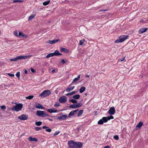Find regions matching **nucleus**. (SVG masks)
<instances>
[{
  "instance_id": "393cba45",
  "label": "nucleus",
  "mask_w": 148,
  "mask_h": 148,
  "mask_svg": "<svg viewBox=\"0 0 148 148\" xmlns=\"http://www.w3.org/2000/svg\"><path fill=\"white\" fill-rule=\"evenodd\" d=\"M74 87H75L73 86V87L67 88L66 89V92H69L70 91L74 89Z\"/></svg>"
},
{
  "instance_id": "ea45409f",
  "label": "nucleus",
  "mask_w": 148,
  "mask_h": 148,
  "mask_svg": "<svg viewBox=\"0 0 148 148\" xmlns=\"http://www.w3.org/2000/svg\"><path fill=\"white\" fill-rule=\"evenodd\" d=\"M107 118V119H108V120H110V119H114V117L112 116V115H110V116H108V117Z\"/></svg>"
},
{
  "instance_id": "e433bc0d",
  "label": "nucleus",
  "mask_w": 148,
  "mask_h": 148,
  "mask_svg": "<svg viewBox=\"0 0 148 148\" xmlns=\"http://www.w3.org/2000/svg\"><path fill=\"white\" fill-rule=\"evenodd\" d=\"M70 101L73 103H77V101L75 100L71 99L70 100Z\"/></svg>"
},
{
  "instance_id": "72a5a7b5",
  "label": "nucleus",
  "mask_w": 148,
  "mask_h": 148,
  "mask_svg": "<svg viewBox=\"0 0 148 148\" xmlns=\"http://www.w3.org/2000/svg\"><path fill=\"white\" fill-rule=\"evenodd\" d=\"M83 110H81L79 111V113L77 115V116H81L83 113Z\"/></svg>"
},
{
  "instance_id": "e2e57ef3",
  "label": "nucleus",
  "mask_w": 148,
  "mask_h": 148,
  "mask_svg": "<svg viewBox=\"0 0 148 148\" xmlns=\"http://www.w3.org/2000/svg\"><path fill=\"white\" fill-rule=\"evenodd\" d=\"M139 77H140V78H141V77H142L141 75H140V76H139Z\"/></svg>"
},
{
  "instance_id": "c03bdc74",
  "label": "nucleus",
  "mask_w": 148,
  "mask_h": 148,
  "mask_svg": "<svg viewBox=\"0 0 148 148\" xmlns=\"http://www.w3.org/2000/svg\"><path fill=\"white\" fill-rule=\"evenodd\" d=\"M41 128L40 127H36L35 128V130L36 131H38L39 130H41Z\"/></svg>"
},
{
  "instance_id": "bb28decb",
  "label": "nucleus",
  "mask_w": 148,
  "mask_h": 148,
  "mask_svg": "<svg viewBox=\"0 0 148 148\" xmlns=\"http://www.w3.org/2000/svg\"><path fill=\"white\" fill-rule=\"evenodd\" d=\"M86 90V88L85 87L83 86L81 87L79 89V92L81 93H82Z\"/></svg>"
},
{
  "instance_id": "f3484780",
  "label": "nucleus",
  "mask_w": 148,
  "mask_h": 148,
  "mask_svg": "<svg viewBox=\"0 0 148 148\" xmlns=\"http://www.w3.org/2000/svg\"><path fill=\"white\" fill-rule=\"evenodd\" d=\"M147 28H141L139 31V34L143 33L145 32L147 30Z\"/></svg>"
},
{
  "instance_id": "412c9836",
  "label": "nucleus",
  "mask_w": 148,
  "mask_h": 148,
  "mask_svg": "<svg viewBox=\"0 0 148 148\" xmlns=\"http://www.w3.org/2000/svg\"><path fill=\"white\" fill-rule=\"evenodd\" d=\"M80 76V75H78V76L77 77L75 78L73 80V81L72 82V84H76L75 82L76 81H78L79 79Z\"/></svg>"
},
{
  "instance_id": "58836bf2",
  "label": "nucleus",
  "mask_w": 148,
  "mask_h": 148,
  "mask_svg": "<svg viewBox=\"0 0 148 148\" xmlns=\"http://www.w3.org/2000/svg\"><path fill=\"white\" fill-rule=\"evenodd\" d=\"M60 105V103L58 102H56L54 105V106L55 107H59Z\"/></svg>"
},
{
  "instance_id": "5701e85b",
  "label": "nucleus",
  "mask_w": 148,
  "mask_h": 148,
  "mask_svg": "<svg viewBox=\"0 0 148 148\" xmlns=\"http://www.w3.org/2000/svg\"><path fill=\"white\" fill-rule=\"evenodd\" d=\"M60 51H61L64 52L66 53H67L69 52V51L67 49L63 47H61L60 48Z\"/></svg>"
},
{
  "instance_id": "7ed1b4c3",
  "label": "nucleus",
  "mask_w": 148,
  "mask_h": 148,
  "mask_svg": "<svg viewBox=\"0 0 148 148\" xmlns=\"http://www.w3.org/2000/svg\"><path fill=\"white\" fill-rule=\"evenodd\" d=\"M23 107L22 104H18L12 107L11 109L13 110L18 111L20 110Z\"/></svg>"
},
{
  "instance_id": "f704fd0d",
  "label": "nucleus",
  "mask_w": 148,
  "mask_h": 148,
  "mask_svg": "<svg viewBox=\"0 0 148 148\" xmlns=\"http://www.w3.org/2000/svg\"><path fill=\"white\" fill-rule=\"evenodd\" d=\"M34 96L33 95H29L28 96L25 97L26 99H31L33 98Z\"/></svg>"
},
{
  "instance_id": "cd10ccee",
  "label": "nucleus",
  "mask_w": 148,
  "mask_h": 148,
  "mask_svg": "<svg viewBox=\"0 0 148 148\" xmlns=\"http://www.w3.org/2000/svg\"><path fill=\"white\" fill-rule=\"evenodd\" d=\"M35 15L34 14H32L29 17L28 20H31L33 18H34Z\"/></svg>"
},
{
  "instance_id": "423d86ee",
  "label": "nucleus",
  "mask_w": 148,
  "mask_h": 148,
  "mask_svg": "<svg viewBox=\"0 0 148 148\" xmlns=\"http://www.w3.org/2000/svg\"><path fill=\"white\" fill-rule=\"evenodd\" d=\"M69 148H75V142L71 140L68 142Z\"/></svg>"
},
{
  "instance_id": "09e8293b",
  "label": "nucleus",
  "mask_w": 148,
  "mask_h": 148,
  "mask_svg": "<svg viewBox=\"0 0 148 148\" xmlns=\"http://www.w3.org/2000/svg\"><path fill=\"white\" fill-rule=\"evenodd\" d=\"M22 1L20 0H14L13 1V2L15 3V2H21Z\"/></svg>"
},
{
  "instance_id": "f257e3e1",
  "label": "nucleus",
  "mask_w": 148,
  "mask_h": 148,
  "mask_svg": "<svg viewBox=\"0 0 148 148\" xmlns=\"http://www.w3.org/2000/svg\"><path fill=\"white\" fill-rule=\"evenodd\" d=\"M128 36H127L122 35L120 36L119 38L116 40L115 43L121 42L124 41L127 39Z\"/></svg>"
},
{
  "instance_id": "2f4dec72",
  "label": "nucleus",
  "mask_w": 148,
  "mask_h": 148,
  "mask_svg": "<svg viewBox=\"0 0 148 148\" xmlns=\"http://www.w3.org/2000/svg\"><path fill=\"white\" fill-rule=\"evenodd\" d=\"M50 2V1L49 0L45 1L43 3V5H48Z\"/></svg>"
},
{
  "instance_id": "603ef678",
  "label": "nucleus",
  "mask_w": 148,
  "mask_h": 148,
  "mask_svg": "<svg viewBox=\"0 0 148 148\" xmlns=\"http://www.w3.org/2000/svg\"><path fill=\"white\" fill-rule=\"evenodd\" d=\"M16 77H17L18 79L20 78V75H16Z\"/></svg>"
},
{
  "instance_id": "2eb2a0df",
  "label": "nucleus",
  "mask_w": 148,
  "mask_h": 148,
  "mask_svg": "<svg viewBox=\"0 0 148 148\" xmlns=\"http://www.w3.org/2000/svg\"><path fill=\"white\" fill-rule=\"evenodd\" d=\"M47 111L49 113H56L58 112V111H57L56 109H55L53 108L51 109H49L47 110Z\"/></svg>"
},
{
  "instance_id": "4468645a",
  "label": "nucleus",
  "mask_w": 148,
  "mask_h": 148,
  "mask_svg": "<svg viewBox=\"0 0 148 148\" xmlns=\"http://www.w3.org/2000/svg\"><path fill=\"white\" fill-rule=\"evenodd\" d=\"M35 106L36 108H38L39 109L41 108V109H43L44 108L41 105L38 103H35Z\"/></svg>"
},
{
  "instance_id": "f8f14e48",
  "label": "nucleus",
  "mask_w": 148,
  "mask_h": 148,
  "mask_svg": "<svg viewBox=\"0 0 148 148\" xmlns=\"http://www.w3.org/2000/svg\"><path fill=\"white\" fill-rule=\"evenodd\" d=\"M59 39H56L52 40H49L46 42V43H49L50 44H53L58 42L59 41Z\"/></svg>"
},
{
  "instance_id": "3c124183",
  "label": "nucleus",
  "mask_w": 148,
  "mask_h": 148,
  "mask_svg": "<svg viewBox=\"0 0 148 148\" xmlns=\"http://www.w3.org/2000/svg\"><path fill=\"white\" fill-rule=\"evenodd\" d=\"M51 73H56V70L55 69H53L51 71Z\"/></svg>"
},
{
  "instance_id": "ddd939ff",
  "label": "nucleus",
  "mask_w": 148,
  "mask_h": 148,
  "mask_svg": "<svg viewBox=\"0 0 148 148\" xmlns=\"http://www.w3.org/2000/svg\"><path fill=\"white\" fill-rule=\"evenodd\" d=\"M75 148H81L82 145V144L79 142H75Z\"/></svg>"
},
{
  "instance_id": "7c9ffc66",
  "label": "nucleus",
  "mask_w": 148,
  "mask_h": 148,
  "mask_svg": "<svg viewBox=\"0 0 148 148\" xmlns=\"http://www.w3.org/2000/svg\"><path fill=\"white\" fill-rule=\"evenodd\" d=\"M69 107L70 108H77L76 104H73L69 106Z\"/></svg>"
},
{
  "instance_id": "a19ab883",
  "label": "nucleus",
  "mask_w": 148,
  "mask_h": 148,
  "mask_svg": "<svg viewBox=\"0 0 148 148\" xmlns=\"http://www.w3.org/2000/svg\"><path fill=\"white\" fill-rule=\"evenodd\" d=\"M17 57H16V58H14L13 59H10V61H16L17 60Z\"/></svg>"
},
{
  "instance_id": "aec40b11",
  "label": "nucleus",
  "mask_w": 148,
  "mask_h": 148,
  "mask_svg": "<svg viewBox=\"0 0 148 148\" xmlns=\"http://www.w3.org/2000/svg\"><path fill=\"white\" fill-rule=\"evenodd\" d=\"M143 125V123L141 122H140L136 126V129L138 130Z\"/></svg>"
},
{
  "instance_id": "9d476101",
  "label": "nucleus",
  "mask_w": 148,
  "mask_h": 148,
  "mask_svg": "<svg viewBox=\"0 0 148 148\" xmlns=\"http://www.w3.org/2000/svg\"><path fill=\"white\" fill-rule=\"evenodd\" d=\"M115 110L114 107H112L110 108L108 111V113L110 115H113L115 112Z\"/></svg>"
},
{
  "instance_id": "a878e982",
  "label": "nucleus",
  "mask_w": 148,
  "mask_h": 148,
  "mask_svg": "<svg viewBox=\"0 0 148 148\" xmlns=\"http://www.w3.org/2000/svg\"><path fill=\"white\" fill-rule=\"evenodd\" d=\"M80 95L78 94H77L73 96V98L75 99H78L79 98Z\"/></svg>"
},
{
  "instance_id": "bf43d9fd",
  "label": "nucleus",
  "mask_w": 148,
  "mask_h": 148,
  "mask_svg": "<svg viewBox=\"0 0 148 148\" xmlns=\"http://www.w3.org/2000/svg\"><path fill=\"white\" fill-rule=\"evenodd\" d=\"M86 77H89V75H87L85 76Z\"/></svg>"
},
{
  "instance_id": "49530a36",
  "label": "nucleus",
  "mask_w": 148,
  "mask_h": 148,
  "mask_svg": "<svg viewBox=\"0 0 148 148\" xmlns=\"http://www.w3.org/2000/svg\"><path fill=\"white\" fill-rule=\"evenodd\" d=\"M1 108L2 110H4L6 108V107L5 105H3L1 106Z\"/></svg>"
},
{
  "instance_id": "052dcab7",
  "label": "nucleus",
  "mask_w": 148,
  "mask_h": 148,
  "mask_svg": "<svg viewBox=\"0 0 148 148\" xmlns=\"http://www.w3.org/2000/svg\"><path fill=\"white\" fill-rule=\"evenodd\" d=\"M48 119L50 121H52L53 120L52 119Z\"/></svg>"
},
{
  "instance_id": "9b49d317",
  "label": "nucleus",
  "mask_w": 148,
  "mask_h": 148,
  "mask_svg": "<svg viewBox=\"0 0 148 148\" xmlns=\"http://www.w3.org/2000/svg\"><path fill=\"white\" fill-rule=\"evenodd\" d=\"M18 118L21 120L25 121L27 118V116L25 114H22L18 117Z\"/></svg>"
},
{
  "instance_id": "8fccbe9b",
  "label": "nucleus",
  "mask_w": 148,
  "mask_h": 148,
  "mask_svg": "<svg viewBox=\"0 0 148 148\" xmlns=\"http://www.w3.org/2000/svg\"><path fill=\"white\" fill-rule=\"evenodd\" d=\"M125 57L123 58H122L120 59L119 61L121 62L123 61L125 59Z\"/></svg>"
},
{
  "instance_id": "dca6fc26",
  "label": "nucleus",
  "mask_w": 148,
  "mask_h": 148,
  "mask_svg": "<svg viewBox=\"0 0 148 148\" xmlns=\"http://www.w3.org/2000/svg\"><path fill=\"white\" fill-rule=\"evenodd\" d=\"M68 116L66 115H62L61 116H58L57 119H59L60 120H62L65 119Z\"/></svg>"
},
{
  "instance_id": "6ab92c4d",
  "label": "nucleus",
  "mask_w": 148,
  "mask_h": 148,
  "mask_svg": "<svg viewBox=\"0 0 148 148\" xmlns=\"http://www.w3.org/2000/svg\"><path fill=\"white\" fill-rule=\"evenodd\" d=\"M28 140L30 141H35L37 142L38 141V140L37 138H33L32 137L30 136L28 138Z\"/></svg>"
},
{
  "instance_id": "4c0bfd02",
  "label": "nucleus",
  "mask_w": 148,
  "mask_h": 148,
  "mask_svg": "<svg viewBox=\"0 0 148 148\" xmlns=\"http://www.w3.org/2000/svg\"><path fill=\"white\" fill-rule=\"evenodd\" d=\"M76 105L77 106V108L80 107L82 106V104L81 103H77V104H76Z\"/></svg>"
},
{
  "instance_id": "a18cd8bd",
  "label": "nucleus",
  "mask_w": 148,
  "mask_h": 148,
  "mask_svg": "<svg viewBox=\"0 0 148 148\" xmlns=\"http://www.w3.org/2000/svg\"><path fill=\"white\" fill-rule=\"evenodd\" d=\"M60 133V132L56 131L55 132L53 135L54 136L58 135Z\"/></svg>"
},
{
  "instance_id": "864d4df0",
  "label": "nucleus",
  "mask_w": 148,
  "mask_h": 148,
  "mask_svg": "<svg viewBox=\"0 0 148 148\" xmlns=\"http://www.w3.org/2000/svg\"><path fill=\"white\" fill-rule=\"evenodd\" d=\"M61 61L63 63H64L65 62V61L64 59L62 60Z\"/></svg>"
},
{
  "instance_id": "de8ad7c7",
  "label": "nucleus",
  "mask_w": 148,
  "mask_h": 148,
  "mask_svg": "<svg viewBox=\"0 0 148 148\" xmlns=\"http://www.w3.org/2000/svg\"><path fill=\"white\" fill-rule=\"evenodd\" d=\"M31 71L32 73H35V71L33 68H31Z\"/></svg>"
},
{
  "instance_id": "680f3d73",
  "label": "nucleus",
  "mask_w": 148,
  "mask_h": 148,
  "mask_svg": "<svg viewBox=\"0 0 148 148\" xmlns=\"http://www.w3.org/2000/svg\"><path fill=\"white\" fill-rule=\"evenodd\" d=\"M85 95H87V93H85Z\"/></svg>"
},
{
  "instance_id": "6e6552de",
  "label": "nucleus",
  "mask_w": 148,
  "mask_h": 148,
  "mask_svg": "<svg viewBox=\"0 0 148 148\" xmlns=\"http://www.w3.org/2000/svg\"><path fill=\"white\" fill-rule=\"evenodd\" d=\"M67 101V97L65 96H63L60 98L59 101L61 103L65 102Z\"/></svg>"
},
{
  "instance_id": "13d9d810",
  "label": "nucleus",
  "mask_w": 148,
  "mask_h": 148,
  "mask_svg": "<svg viewBox=\"0 0 148 148\" xmlns=\"http://www.w3.org/2000/svg\"><path fill=\"white\" fill-rule=\"evenodd\" d=\"M20 73L19 72H17L16 73V74H20Z\"/></svg>"
},
{
  "instance_id": "b1692460",
  "label": "nucleus",
  "mask_w": 148,
  "mask_h": 148,
  "mask_svg": "<svg viewBox=\"0 0 148 148\" xmlns=\"http://www.w3.org/2000/svg\"><path fill=\"white\" fill-rule=\"evenodd\" d=\"M53 53L54 54V56H57L61 55V54L60 53L59 51L57 50H56L55 52Z\"/></svg>"
},
{
  "instance_id": "5fc2aeb1",
  "label": "nucleus",
  "mask_w": 148,
  "mask_h": 148,
  "mask_svg": "<svg viewBox=\"0 0 148 148\" xmlns=\"http://www.w3.org/2000/svg\"><path fill=\"white\" fill-rule=\"evenodd\" d=\"M104 148H110V147L109 146H107L105 147Z\"/></svg>"
},
{
  "instance_id": "a211bd4d",
  "label": "nucleus",
  "mask_w": 148,
  "mask_h": 148,
  "mask_svg": "<svg viewBox=\"0 0 148 148\" xmlns=\"http://www.w3.org/2000/svg\"><path fill=\"white\" fill-rule=\"evenodd\" d=\"M42 128L43 129H46L45 130L48 132H51V130L48 127L45 126H43L42 127Z\"/></svg>"
},
{
  "instance_id": "0e129e2a",
  "label": "nucleus",
  "mask_w": 148,
  "mask_h": 148,
  "mask_svg": "<svg viewBox=\"0 0 148 148\" xmlns=\"http://www.w3.org/2000/svg\"><path fill=\"white\" fill-rule=\"evenodd\" d=\"M7 74H10V73H7Z\"/></svg>"
},
{
  "instance_id": "37998d69",
  "label": "nucleus",
  "mask_w": 148,
  "mask_h": 148,
  "mask_svg": "<svg viewBox=\"0 0 148 148\" xmlns=\"http://www.w3.org/2000/svg\"><path fill=\"white\" fill-rule=\"evenodd\" d=\"M114 138L116 140H118L119 139V137L118 136L115 135L114 136Z\"/></svg>"
},
{
  "instance_id": "79ce46f5",
  "label": "nucleus",
  "mask_w": 148,
  "mask_h": 148,
  "mask_svg": "<svg viewBox=\"0 0 148 148\" xmlns=\"http://www.w3.org/2000/svg\"><path fill=\"white\" fill-rule=\"evenodd\" d=\"M14 34L16 36L18 37V33L17 31H14Z\"/></svg>"
},
{
  "instance_id": "0eeeda50",
  "label": "nucleus",
  "mask_w": 148,
  "mask_h": 148,
  "mask_svg": "<svg viewBox=\"0 0 148 148\" xmlns=\"http://www.w3.org/2000/svg\"><path fill=\"white\" fill-rule=\"evenodd\" d=\"M32 56H17V60H21V59H27L30 57Z\"/></svg>"
},
{
  "instance_id": "20e7f679",
  "label": "nucleus",
  "mask_w": 148,
  "mask_h": 148,
  "mask_svg": "<svg viewBox=\"0 0 148 148\" xmlns=\"http://www.w3.org/2000/svg\"><path fill=\"white\" fill-rule=\"evenodd\" d=\"M51 94L49 90H44L41 94H40L39 96L42 97H44L48 96Z\"/></svg>"
},
{
  "instance_id": "39448f33",
  "label": "nucleus",
  "mask_w": 148,
  "mask_h": 148,
  "mask_svg": "<svg viewBox=\"0 0 148 148\" xmlns=\"http://www.w3.org/2000/svg\"><path fill=\"white\" fill-rule=\"evenodd\" d=\"M107 121L108 119L107 117H104L98 121V124H102L104 122L106 123L107 122Z\"/></svg>"
},
{
  "instance_id": "1a4fd4ad",
  "label": "nucleus",
  "mask_w": 148,
  "mask_h": 148,
  "mask_svg": "<svg viewBox=\"0 0 148 148\" xmlns=\"http://www.w3.org/2000/svg\"><path fill=\"white\" fill-rule=\"evenodd\" d=\"M78 111V110H76L71 112L69 114L68 117L70 118L71 116H74L75 114Z\"/></svg>"
},
{
  "instance_id": "4be33fe9",
  "label": "nucleus",
  "mask_w": 148,
  "mask_h": 148,
  "mask_svg": "<svg viewBox=\"0 0 148 148\" xmlns=\"http://www.w3.org/2000/svg\"><path fill=\"white\" fill-rule=\"evenodd\" d=\"M18 36L24 38H26L27 37V35L23 34L21 32H19V33Z\"/></svg>"
},
{
  "instance_id": "f03ea898",
  "label": "nucleus",
  "mask_w": 148,
  "mask_h": 148,
  "mask_svg": "<svg viewBox=\"0 0 148 148\" xmlns=\"http://www.w3.org/2000/svg\"><path fill=\"white\" fill-rule=\"evenodd\" d=\"M36 114L37 116L42 117L47 116L49 115L45 111L40 110H38L36 112Z\"/></svg>"
},
{
  "instance_id": "4d7b16f0",
  "label": "nucleus",
  "mask_w": 148,
  "mask_h": 148,
  "mask_svg": "<svg viewBox=\"0 0 148 148\" xmlns=\"http://www.w3.org/2000/svg\"><path fill=\"white\" fill-rule=\"evenodd\" d=\"M24 72L26 74L27 73V71L25 69L24 70Z\"/></svg>"
},
{
  "instance_id": "6e6d98bb",
  "label": "nucleus",
  "mask_w": 148,
  "mask_h": 148,
  "mask_svg": "<svg viewBox=\"0 0 148 148\" xmlns=\"http://www.w3.org/2000/svg\"><path fill=\"white\" fill-rule=\"evenodd\" d=\"M8 75L11 77H14V75Z\"/></svg>"
},
{
  "instance_id": "c756f323",
  "label": "nucleus",
  "mask_w": 148,
  "mask_h": 148,
  "mask_svg": "<svg viewBox=\"0 0 148 148\" xmlns=\"http://www.w3.org/2000/svg\"><path fill=\"white\" fill-rule=\"evenodd\" d=\"M76 93V92H75V91H73L71 92H69V93H67L66 95V96L71 95H73L75 93Z\"/></svg>"
},
{
  "instance_id": "473e14b6",
  "label": "nucleus",
  "mask_w": 148,
  "mask_h": 148,
  "mask_svg": "<svg viewBox=\"0 0 148 148\" xmlns=\"http://www.w3.org/2000/svg\"><path fill=\"white\" fill-rule=\"evenodd\" d=\"M84 39L80 40L79 41V45H84V42H85Z\"/></svg>"
},
{
  "instance_id": "c9c22d12",
  "label": "nucleus",
  "mask_w": 148,
  "mask_h": 148,
  "mask_svg": "<svg viewBox=\"0 0 148 148\" xmlns=\"http://www.w3.org/2000/svg\"><path fill=\"white\" fill-rule=\"evenodd\" d=\"M42 123V122H41L38 121V122H36L35 124L37 126H40L41 125Z\"/></svg>"
},
{
  "instance_id": "c85d7f7f",
  "label": "nucleus",
  "mask_w": 148,
  "mask_h": 148,
  "mask_svg": "<svg viewBox=\"0 0 148 148\" xmlns=\"http://www.w3.org/2000/svg\"><path fill=\"white\" fill-rule=\"evenodd\" d=\"M54 56V54L53 53H50L48 54L46 57V58H48L50 57H51Z\"/></svg>"
}]
</instances>
